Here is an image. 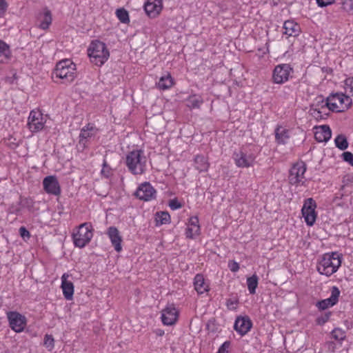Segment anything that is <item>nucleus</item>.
Returning <instances> with one entry per match:
<instances>
[{
  "mask_svg": "<svg viewBox=\"0 0 353 353\" xmlns=\"http://www.w3.org/2000/svg\"><path fill=\"white\" fill-rule=\"evenodd\" d=\"M255 155L253 154L247 155L244 154V167L253 166L255 163Z\"/></svg>",
  "mask_w": 353,
  "mask_h": 353,
  "instance_id": "obj_42",
  "label": "nucleus"
},
{
  "mask_svg": "<svg viewBox=\"0 0 353 353\" xmlns=\"http://www.w3.org/2000/svg\"><path fill=\"white\" fill-rule=\"evenodd\" d=\"M341 292L336 286L331 288V295L329 298L319 301L316 303L315 306L319 311H323L333 307L339 302V298Z\"/></svg>",
  "mask_w": 353,
  "mask_h": 353,
  "instance_id": "obj_10",
  "label": "nucleus"
},
{
  "mask_svg": "<svg viewBox=\"0 0 353 353\" xmlns=\"http://www.w3.org/2000/svg\"><path fill=\"white\" fill-rule=\"evenodd\" d=\"M170 215L168 212H159L157 213V225H163L170 223Z\"/></svg>",
  "mask_w": 353,
  "mask_h": 353,
  "instance_id": "obj_33",
  "label": "nucleus"
},
{
  "mask_svg": "<svg viewBox=\"0 0 353 353\" xmlns=\"http://www.w3.org/2000/svg\"><path fill=\"white\" fill-rule=\"evenodd\" d=\"M69 275L66 273L63 274L61 276V288L63 294L66 300H72L74 294V285L68 281Z\"/></svg>",
  "mask_w": 353,
  "mask_h": 353,
  "instance_id": "obj_19",
  "label": "nucleus"
},
{
  "mask_svg": "<svg viewBox=\"0 0 353 353\" xmlns=\"http://www.w3.org/2000/svg\"><path fill=\"white\" fill-rule=\"evenodd\" d=\"M35 202L31 197H24L20 196L18 205L22 208H26L30 212H34L36 210L34 208Z\"/></svg>",
  "mask_w": 353,
  "mask_h": 353,
  "instance_id": "obj_27",
  "label": "nucleus"
},
{
  "mask_svg": "<svg viewBox=\"0 0 353 353\" xmlns=\"http://www.w3.org/2000/svg\"><path fill=\"white\" fill-rule=\"evenodd\" d=\"M246 284L250 294H255L256 288L259 285V276L256 274H254L251 276L248 277Z\"/></svg>",
  "mask_w": 353,
  "mask_h": 353,
  "instance_id": "obj_29",
  "label": "nucleus"
},
{
  "mask_svg": "<svg viewBox=\"0 0 353 353\" xmlns=\"http://www.w3.org/2000/svg\"><path fill=\"white\" fill-rule=\"evenodd\" d=\"M329 348H330V350H332V351H334V344H332V343L331 344H329Z\"/></svg>",
  "mask_w": 353,
  "mask_h": 353,
  "instance_id": "obj_58",
  "label": "nucleus"
},
{
  "mask_svg": "<svg viewBox=\"0 0 353 353\" xmlns=\"http://www.w3.org/2000/svg\"><path fill=\"white\" fill-rule=\"evenodd\" d=\"M334 95V100L338 101L341 106V109L344 111L349 109L352 103V99L341 92L331 93Z\"/></svg>",
  "mask_w": 353,
  "mask_h": 353,
  "instance_id": "obj_23",
  "label": "nucleus"
},
{
  "mask_svg": "<svg viewBox=\"0 0 353 353\" xmlns=\"http://www.w3.org/2000/svg\"><path fill=\"white\" fill-rule=\"evenodd\" d=\"M116 15L119 20L123 23H129L130 18L128 12L124 8H119L116 11Z\"/></svg>",
  "mask_w": 353,
  "mask_h": 353,
  "instance_id": "obj_34",
  "label": "nucleus"
},
{
  "mask_svg": "<svg viewBox=\"0 0 353 353\" xmlns=\"http://www.w3.org/2000/svg\"><path fill=\"white\" fill-rule=\"evenodd\" d=\"M37 21H39V27L42 30H48L52 21V16L51 11L48 8H43L37 14Z\"/></svg>",
  "mask_w": 353,
  "mask_h": 353,
  "instance_id": "obj_16",
  "label": "nucleus"
},
{
  "mask_svg": "<svg viewBox=\"0 0 353 353\" xmlns=\"http://www.w3.org/2000/svg\"><path fill=\"white\" fill-rule=\"evenodd\" d=\"M331 335L333 339L340 342L345 340L346 337L345 332L339 327L334 328L331 332Z\"/></svg>",
  "mask_w": 353,
  "mask_h": 353,
  "instance_id": "obj_35",
  "label": "nucleus"
},
{
  "mask_svg": "<svg viewBox=\"0 0 353 353\" xmlns=\"http://www.w3.org/2000/svg\"><path fill=\"white\" fill-rule=\"evenodd\" d=\"M332 315V312L327 311V312H325L323 314H321L320 316H317L315 320L316 325H321V326L323 325L325 323H327L330 320Z\"/></svg>",
  "mask_w": 353,
  "mask_h": 353,
  "instance_id": "obj_36",
  "label": "nucleus"
},
{
  "mask_svg": "<svg viewBox=\"0 0 353 353\" xmlns=\"http://www.w3.org/2000/svg\"><path fill=\"white\" fill-rule=\"evenodd\" d=\"M8 4L6 0H0V18L5 16Z\"/></svg>",
  "mask_w": 353,
  "mask_h": 353,
  "instance_id": "obj_46",
  "label": "nucleus"
},
{
  "mask_svg": "<svg viewBox=\"0 0 353 353\" xmlns=\"http://www.w3.org/2000/svg\"><path fill=\"white\" fill-rule=\"evenodd\" d=\"M93 129L94 128L90 126V124H88L86 126L81 129L79 137V143L80 145H82L83 148L85 147L88 139L94 135V134L92 132Z\"/></svg>",
  "mask_w": 353,
  "mask_h": 353,
  "instance_id": "obj_24",
  "label": "nucleus"
},
{
  "mask_svg": "<svg viewBox=\"0 0 353 353\" xmlns=\"http://www.w3.org/2000/svg\"><path fill=\"white\" fill-rule=\"evenodd\" d=\"M110 170V168L107 165L106 161H104V162L103 163V168H102V170H101V173L103 174H104V173L105 172H108V173L109 174Z\"/></svg>",
  "mask_w": 353,
  "mask_h": 353,
  "instance_id": "obj_56",
  "label": "nucleus"
},
{
  "mask_svg": "<svg viewBox=\"0 0 353 353\" xmlns=\"http://www.w3.org/2000/svg\"><path fill=\"white\" fill-rule=\"evenodd\" d=\"M233 159L235 161L236 165L238 167L243 166V149L241 148H239L238 152H234L233 154Z\"/></svg>",
  "mask_w": 353,
  "mask_h": 353,
  "instance_id": "obj_40",
  "label": "nucleus"
},
{
  "mask_svg": "<svg viewBox=\"0 0 353 353\" xmlns=\"http://www.w3.org/2000/svg\"><path fill=\"white\" fill-rule=\"evenodd\" d=\"M43 189L50 194L58 196L61 194V188L55 176H48L43 181Z\"/></svg>",
  "mask_w": 353,
  "mask_h": 353,
  "instance_id": "obj_14",
  "label": "nucleus"
},
{
  "mask_svg": "<svg viewBox=\"0 0 353 353\" xmlns=\"http://www.w3.org/2000/svg\"><path fill=\"white\" fill-rule=\"evenodd\" d=\"M342 159L344 161L347 162L353 167V154L350 152H344L342 155Z\"/></svg>",
  "mask_w": 353,
  "mask_h": 353,
  "instance_id": "obj_44",
  "label": "nucleus"
},
{
  "mask_svg": "<svg viewBox=\"0 0 353 353\" xmlns=\"http://www.w3.org/2000/svg\"><path fill=\"white\" fill-rule=\"evenodd\" d=\"M200 225L199 218L196 216L189 219L188 226L185 230L186 238L193 239L195 236L200 234Z\"/></svg>",
  "mask_w": 353,
  "mask_h": 353,
  "instance_id": "obj_18",
  "label": "nucleus"
},
{
  "mask_svg": "<svg viewBox=\"0 0 353 353\" xmlns=\"http://www.w3.org/2000/svg\"><path fill=\"white\" fill-rule=\"evenodd\" d=\"M228 268L232 272H237L240 268L239 264L234 261H229Z\"/></svg>",
  "mask_w": 353,
  "mask_h": 353,
  "instance_id": "obj_52",
  "label": "nucleus"
},
{
  "mask_svg": "<svg viewBox=\"0 0 353 353\" xmlns=\"http://www.w3.org/2000/svg\"><path fill=\"white\" fill-rule=\"evenodd\" d=\"M310 111H312V114L316 117V118H321V119H323V117H322V112L318 109V108H312V107L311 106L310 108Z\"/></svg>",
  "mask_w": 353,
  "mask_h": 353,
  "instance_id": "obj_55",
  "label": "nucleus"
},
{
  "mask_svg": "<svg viewBox=\"0 0 353 353\" xmlns=\"http://www.w3.org/2000/svg\"><path fill=\"white\" fill-rule=\"evenodd\" d=\"M342 256L337 252L325 253L319 262L316 269L323 275L330 276L335 273L341 265Z\"/></svg>",
  "mask_w": 353,
  "mask_h": 353,
  "instance_id": "obj_2",
  "label": "nucleus"
},
{
  "mask_svg": "<svg viewBox=\"0 0 353 353\" xmlns=\"http://www.w3.org/2000/svg\"><path fill=\"white\" fill-rule=\"evenodd\" d=\"M283 34L288 37H296L300 32V26L292 20H288L284 22L283 27Z\"/></svg>",
  "mask_w": 353,
  "mask_h": 353,
  "instance_id": "obj_21",
  "label": "nucleus"
},
{
  "mask_svg": "<svg viewBox=\"0 0 353 353\" xmlns=\"http://www.w3.org/2000/svg\"><path fill=\"white\" fill-rule=\"evenodd\" d=\"M316 203L312 198L306 199L301 209L302 215L306 224L312 226L316 219L317 214L315 211Z\"/></svg>",
  "mask_w": 353,
  "mask_h": 353,
  "instance_id": "obj_7",
  "label": "nucleus"
},
{
  "mask_svg": "<svg viewBox=\"0 0 353 353\" xmlns=\"http://www.w3.org/2000/svg\"><path fill=\"white\" fill-rule=\"evenodd\" d=\"M44 346L49 350H52L54 347V340L52 335L46 334L43 341Z\"/></svg>",
  "mask_w": 353,
  "mask_h": 353,
  "instance_id": "obj_39",
  "label": "nucleus"
},
{
  "mask_svg": "<svg viewBox=\"0 0 353 353\" xmlns=\"http://www.w3.org/2000/svg\"><path fill=\"white\" fill-rule=\"evenodd\" d=\"M146 157L141 150L130 152L125 158V164L129 171L134 175L142 174L146 170Z\"/></svg>",
  "mask_w": 353,
  "mask_h": 353,
  "instance_id": "obj_3",
  "label": "nucleus"
},
{
  "mask_svg": "<svg viewBox=\"0 0 353 353\" xmlns=\"http://www.w3.org/2000/svg\"><path fill=\"white\" fill-rule=\"evenodd\" d=\"M344 83L345 89H349L350 93L353 96V77L347 78Z\"/></svg>",
  "mask_w": 353,
  "mask_h": 353,
  "instance_id": "obj_45",
  "label": "nucleus"
},
{
  "mask_svg": "<svg viewBox=\"0 0 353 353\" xmlns=\"http://www.w3.org/2000/svg\"><path fill=\"white\" fill-rule=\"evenodd\" d=\"M107 234L114 250L117 252H121L122 250V236L120 235L119 230L114 226H110L108 228Z\"/></svg>",
  "mask_w": 353,
  "mask_h": 353,
  "instance_id": "obj_17",
  "label": "nucleus"
},
{
  "mask_svg": "<svg viewBox=\"0 0 353 353\" xmlns=\"http://www.w3.org/2000/svg\"><path fill=\"white\" fill-rule=\"evenodd\" d=\"M10 52L9 46L3 41L0 40V62L3 61V57H6Z\"/></svg>",
  "mask_w": 353,
  "mask_h": 353,
  "instance_id": "obj_37",
  "label": "nucleus"
},
{
  "mask_svg": "<svg viewBox=\"0 0 353 353\" xmlns=\"http://www.w3.org/2000/svg\"><path fill=\"white\" fill-rule=\"evenodd\" d=\"M234 330L239 333V334L243 336V316L239 315L236 317L234 325Z\"/></svg>",
  "mask_w": 353,
  "mask_h": 353,
  "instance_id": "obj_41",
  "label": "nucleus"
},
{
  "mask_svg": "<svg viewBox=\"0 0 353 353\" xmlns=\"http://www.w3.org/2000/svg\"><path fill=\"white\" fill-rule=\"evenodd\" d=\"M173 85V79L170 74L164 76L160 78L157 83L158 88L161 90H167L171 88Z\"/></svg>",
  "mask_w": 353,
  "mask_h": 353,
  "instance_id": "obj_31",
  "label": "nucleus"
},
{
  "mask_svg": "<svg viewBox=\"0 0 353 353\" xmlns=\"http://www.w3.org/2000/svg\"><path fill=\"white\" fill-rule=\"evenodd\" d=\"M335 0H316L318 6L321 8H324L328 5H331Z\"/></svg>",
  "mask_w": 353,
  "mask_h": 353,
  "instance_id": "obj_53",
  "label": "nucleus"
},
{
  "mask_svg": "<svg viewBox=\"0 0 353 353\" xmlns=\"http://www.w3.org/2000/svg\"><path fill=\"white\" fill-rule=\"evenodd\" d=\"M162 8V0H147L144 4V10L150 18L157 17Z\"/></svg>",
  "mask_w": 353,
  "mask_h": 353,
  "instance_id": "obj_15",
  "label": "nucleus"
},
{
  "mask_svg": "<svg viewBox=\"0 0 353 353\" xmlns=\"http://www.w3.org/2000/svg\"><path fill=\"white\" fill-rule=\"evenodd\" d=\"M169 206L172 210H177L180 209L182 207L181 203L177 200V199H174L170 201Z\"/></svg>",
  "mask_w": 353,
  "mask_h": 353,
  "instance_id": "obj_48",
  "label": "nucleus"
},
{
  "mask_svg": "<svg viewBox=\"0 0 353 353\" xmlns=\"http://www.w3.org/2000/svg\"><path fill=\"white\" fill-rule=\"evenodd\" d=\"M194 167L200 172H206L209 168V163L203 155H196L194 157Z\"/></svg>",
  "mask_w": 353,
  "mask_h": 353,
  "instance_id": "obj_26",
  "label": "nucleus"
},
{
  "mask_svg": "<svg viewBox=\"0 0 353 353\" xmlns=\"http://www.w3.org/2000/svg\"><path fill=\"white\" fill-rule=\"evenodd\" d=\"M275 140L278 144H285L290 138V131L281 126H277L274 130Z\"/></svg>",
  "mask_w": 353,
  "mask_h": 353,
  "instance_id": "obj_22",
  "label": "nucleus"
},
{
  "mask_svg": "<svg viewBox=\"0 0 353 353\" xmlns=\"http://www.w3.org/2000/svg\"><path fill=\"white\" fill-rule=\"evenodd\" d=\"M19 234L23 239H29L30 237V232L24 226L19 228Z\"/></svg>",
  "mask_w": 353,
  "mask_h": 353,
  "instance_id": "obj_51",
  "label": "nucleus"
},
{
  "mask_svg": "<svg viewBox=\"0 0 353 353\" xmlns=\"http://www.w3.org/2000/svg\"><path fill=\"white\" fill-rule=\"evenodd\" d=\"M331 137V129L327 125L320 126L314 133V139L318 142H327Z\"/></svg>",
  "mask_w": 353,
  "mask_h": 353,
  "instance_id": "obj_20",
  "label": "nucleus"
},
{
  "mask_svg": "<svg viewBox=\"0 0 353 353\" xmlns=\"http://www.w3.org/2000/svg\"><path fill=\"white\" fill-rule=\"evenodd\" d=\"M21 208L20 207H19L18 205H15L14 204H12L10 208H9V212L10 213H12V214H14L16 215H18L20 214L21 212Z\"/></svg>",
  "mask_w": 353,
  "mask_h": 353,
  "instance_id": "obj_54",
  "label": "nucleus"
},
{
  "mask_svg": "<svg viewBox=\"0 0 353 353\" xmlns=\"http://www.w3.org/2000/svg\"><path fill=\"white\" fill-rule=\"evenodd\" d=\"M230 347V342L229 341H225L219 347L218 353H229L228 349Z\"/></svg>",
  "mask_w": 353,
  "mask_h": 353,
  "instance_id": "obj_49",
  "label": "nucleus"
},
{
  "mask_svg": "<svg viewBox=\"0 0 353 353\" xmlns=\"http://www.w3.org/2000/svg\"><path fill=\"white\" fill-rule=\"evenodd\" d=\"M92 236L93 228L91 223H83L79 226L77 232L72 234L74 245L75 247L83 248L90 242Z\"/></svg>",
  "mask_w": 353,
  "mask_h": 353,
  "instance_id": "obj_5",
  "label": "nucleus"
},
{
  "mask_svg": "<svg viewBox=\"0 0 353 353\" xmlns=\"http://www.w3.org/2000/svg\"><path fill=\"white\" fill-rule=\"evenodd\" d=\"M10 327L16 332H22L26 325V318L17 312H8Z\"/></svg>",
  "mask_w": 353,
  "mask_h": 353,
  "instance_id": "obj_11",
  "label": "nucleus"
},
{
  "mask_svg": "<svg viewBox=\"0 0 353 353\" xmlns=\"http://www.w3.org/2000/svg\"><path fill=\"white\" fill-rule=\"evenodd\" d=\"M156 192V190L149 182H144L138 187L134 196L140 200L148 201L155 198Z\"/></svg>",
  "mask_w": 353,
  "mask_h": 353,
  "instance_id": "obj_12",
  "label": "nucleus"
},
{
  "mask_svg": "<svg viewBox=\"0 0 353 353\" xmlns=\"http://www.w3.org/2000/svg\"><path fill=\"white\" fill-rule=\"evenodd\" d=\"M307 167L304 161L294 163L290 170L288 179L292 185H298L304 178Z\"/></svg>",
  "mask_w": 353,
  "mask_h": 353,
  "instance_id": "obj_9",
  "label": "nucleus"
},
{
  "mask_svg": "<svg viewBox=\"0 0 353 353\" xmlns=\"http://www.w3.org/2000/svg\"><path fill=\"white\" fill-rule=\"evenodd\" d=\"M335 145L341 150H345L348 148L349 143L346 137L343 134H339L334 139Z\"/></svg>",
  "mask_w": 353,
  "mask_h": 353,
  "instance_id": "obj_32",
  "label": "nucleus"
},
{
  "mask_svg": "<svg viewBox=\"0 0 353 353\" xmlns=\"http://www.w3.org/2000/svg\"><path fill=\"white\" fill-rule=\"evenodd\" d=\"M45 123L46 119L41 111L35 110L30 111L27 125L32 132L34 133L43 130Z\"/></svg>",
  "mask_w": 353,
  "mask_h": 353,
  "instance_id": "obj_8",
  "label": "nucleus"
},
{
  "mask_svg": "<svg viewBox=\"0 0 353 353\" xmlns=\"http://www.w3.org/2000/svg\"><path fill=\"white\" fill-rule=\"evenodd\" d=\"M293 72L294 69L290 64H279L273 70L272 81L276 84H283L289 80L290 74Z\"/></svg>",
  "mask_w": 353,
  "mask_h": 353,
  "instance_id": "obj_6",
  "label": "nucleus"
},
{
  "mask_svg": "<svg viewBox=\"0 0 353 353\" xmlns=\"http://www.w3.org/2000/svg\"><path fill=\"white\" fill-rule=\"evenodd\" d=\"M243 326H244V335L251 330L252 327V322L250 317L247 315H244L243 318Z\"/></svg>",
  "mask_w": 353,
  "mask_h": 353,
  "instance_id": "obj_43",
  "label": "nucleus"
},
{
  "mask_svg": "<svg viewBox=\"0 0 353 353\" xmlns=\"http://www.w3.org/2000/svg\"><path fill=\"white\" fill-rule=\"evenodd\" d=\"M325 105L332 112H343L344 110L339 109L336 101L334 100V95L330 94L326 99Z\"/></svg>",
  "mask_w": 353,
  "mask_h": 353,
  "instance_id": "obj_30",
  "label": "nucleus"
},
{
  "mask_svg": "<svg viewBox=\"0 0 353 353\" xmlns=\"http://www.w3.org/2000/svg\"><path fill=\"white\" fill-rule=\"evenodd\" d=\"M239 303V299L232 296L227 300L226 305L229 310H235L237 308Z\"/></svg>",
  "mask_w": 353,
  "mask_h": 353,
  "instance_id": "obj_38",
  "label": "nucleus"
},
{
  "mask_svg": "<svg viewBox=\"0 0 353 353\" xmlns=\"http://www.w3.org/2000/svg\"><path fill=\"white\" fill-rule=\"evenodd\" d=\"M91 62L101 66L108 59L110 52L105 43L99 40L92 41L88 50Z\"/></svg>",
  "mask_w": 353,
  "mask_h": 353,
  "instance_id": "obj_4",
  "label": "nucleus"
},
{
  "mask_svg": "<svg viewBox=\"0 0 353 353\" xmlns=\"http://www.w3.org/2000/svg\"><path fill=\"white\" fill-rule=\"evenodd\" d=\"M154 332L158 336H162L164 334V330L161 329H156Z\"/></svg>",
  "mask_w": 353,
  "mask_h": 353,
  "instance_id": "obj_57",
  "label": "nucleus"
},
{
  "mask_svg": "<svg viewBox=\"0 0 353 353\" xmlns=\"http://www.w3.org/2000/svg\"><path fill=\"white\" fill-rule=\"evenodd\" d=\"M76 77V65L69 59L59 61L52 73L54 82H57L56 79H59L63 83H70Z\"/></svg>",
  "mask_w": 353,
  "mask_h": 353,
  "instance_id": "obj_1",
  "label": "nucleus"
},
{
  "mask_svg": "<svg viewBox=\"0 0 353 353\" xmlns=\"http://www.w3.org/2000/svg\"><path fill=\"white\" fill-rule=\"evenodd\" d=\"M316 104L315 105L318 107V109H323L326 108L325 105V99L323 98L322 95H319L316 98Z\"/></svg>",
  "mask_w": 353,
  "mask_h": 353,
  "instance_id": "obj_47",
  "label": "nucleus"
},
{
  "mask_svg": "<svg viewBox=\"0 0 353 353\" xmlns=\"http://www.w3.org/2000/svg\"><path fill=\"white\" fill-rule=\"evenodd\" d=\"M342 9L350 12L353 10V3L351 0H345L342 3Z\"/></svg>",
  "mask_w": 353,
  "mask_h": 353,
  "instance_id": "obj_50",
  "label": "nucleus"
},
{
  "mask_svg": "<svg viewBox=\"0 0 353 353\" xmlns=\"http://www.w3.org/2000/svg\"><path fill=\"white\" fill-rule=\"evenodd\" d=\"M179 312L173 304L168 305L162 310L161 320L165 325H174L178 319Z\"/></svg>",
  "mask_w": 353,
  "mask_h": 353,
  "instance_id": "obj_13",
  "label": "nucleus"
},
{
  "mask_svg": "<svg viewBox=\"0 0 353 353\" xmlns=\"http://www.w3.org/2000/svg\"><path fill=\"white\" fill-rule=\"evenodd\" d=\"M194 289L199 294H203L208 291V285L205 282L204 277L201 274H197L194 279Z\"/></svg>",
  "mask_w": 353,
  "mask_h": 353,
  "instance_id": "obj_25",
  "label": "nucleus"
},
{
  "mask_svg": "<svg viewBox=\"0 0 353 353\" xmlns=\"http://www.w3.org/2000/svg\"><path fill=\"white\" fill-rule=\"evenodd\" d=\"M203 103V100L202 97L197 94L190 95L187 99V106L190 109H198Z\"/></svg>",
  "mask_w": 353,
  "mask_h": 353,
  "instance_id": "obj_28",
  "label": "nucleus"
}]
</instances>
